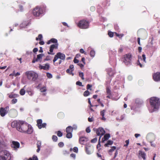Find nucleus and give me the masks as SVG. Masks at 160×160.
<instances>
[{
    "label": "nucleus",
    "instance_id": "nucleus-49",
    "mask_svg": "<svg viewBox=\"0 0 160 160\" xmlns=\"http://www.w3.org/2000/svg\"><path fill=\"white\" fill-rule=\"evenodd\" d=\"M76 84L77 85H78L80 86H83L82 85V83L79 81H77L76 83Z\"/></svg>",
    "mask_w": 160,
    "mask_h": 160
},
{
    "label": "nucleus",
    "instance_id": "nucleus-46",
    "mask_svg": "<svg viewBox=\"0 0 160 160\" xmlns=\"http://www.w3.org/2000/svg\"><path fill=\"white\" fill-rule=\"evenodd\" d=\"M97 139L96 138H94L91 141V142L92 143H95L97 142Z\"/></svg>",
    "mask_w": 160,
    "mask_h": 160
},
{
    "label": "nucleus",
    "instance_id": "nucleus-6",
    "mask_svg": "<svg viewBox=\"0 0 160 160\" xmlns=\"http://www.w3.org/2000/svg\"><path fill=\"white\" fill-rule=\"evenodd\" d=\"M78 26L81 29H87L89 26V22L85 20H80L78 24Z\"/></svg>",
    "mask_w": 160,
    "mask_h": 160
},
{
    "label": "nucleus",
    "instance_id": "nucleus-32",
    "mask_svg": "<svg viewBox=\"0 0 160 160\" xmlns=\"http://www.w3.org/2000/svg\"><path fill=\"white\" fill-rule=\"evenodd\" d=\"M42 34H40L38 35V38H36V40H39L40 41L42 40Z\"/></svg>",
    "mask_w": 160,
    "mask_h": 160
},
{
    "label": "nucleus",
    "instance_id": "nucleus-20",
    "mask_svg": "<svg viewBox=\"0 0 160 160\" xmlns=\"http://www.w3.org/2000/svg\"><path fill=\"white\" fill-rule=\"evenodd\" d=\"M86 152L87 154H90L92 153V148L91 146H87L85 147Z\"/></svg>",
    "mask_w": 160,
    "mask_h": 160
},
{
    "label": "nucleus",
    "instance_id": "nucleus-55",
    "mask_svg": "<svg viewBox=\"0 0 160 160\" xmlns=\"http://www.w3.org/2000/svg\"><path fill=\"white\" fill-rule=\"evenodd\" d=\"M86 132L87 133H89L91 132V130L89 127H87L86 129Z\"/></svg>",
    "mask_w": 160,
    "mask_h": 160
},
{
    "label": "nucleus",
    "instance_id": "nucleus-4",
    "mask_svg": "<svg viewBox=\"0 0 160 160\" xmlns=\"http://www.w3.org/2000/svg\"><path fill=\"white\" fill-rule=\"evenodd\" d=\"M28 78L32 81H35L38 78V74L33 71L26 72L25 73Z\"/></svg>",
    "mask_w": 160,
    "mask_h": 160
},
{
    "label": "nucleus",
    "instance_id": "nucleus-62",
    "mask_svg": "<svg viewBox=\"0 0 160 160\" xmlns=\"http://www.w3.org/2000/svg\"><path fill=\"white\" fill-rule=\"evenodd\" d=\"M70 156L73 158H75L76 157V155L73 153H72L70 154Z\"/></svg>",
    "mask_w": 160,
    "mask_h": 160
},
{
    "label": "nucleus",
    "instance_id": "nucleus-13",
    "mask_svg": "<svg viewBox=\"0 0 160 160\" xmlns=\"http://www.w3.org/2000/svg\"><path fill=\"white\" fill-rule=\"evenodd\" d=\"M44 56L43 54H40L37 55V57L36 58L35 57L34 58L32 61V63H34L35 62H42V57Z\"/></svg>",
    "mask_w": 160,
    "mask_h": 160
},
{
    "label": "nucleus",
    "instance_id": "nucleus-9",
    "mask_svg": "<svg viewBox=\"0 0 160 160\" xmlns=\"http://www.w3.org/2000/svg\"><path fill=\"white\" fill-rule=\"evenodd\" d=\"M65 56L64 54L60 52L57 53L54 56L53 60L54 63L58 58L62 60H64L65 59Z\"/></svg>",
    "mask_w": 160,
    "mask_h": 160
},
{
    "label": "nucleus",
    "instance_id": "nucleus-44",
    "mask_svg": "<svg viewBox=\"0 0 160 160\" xmlns=\"http://www.w3.org/2000/svg\"><path fill=\"white\" fill-rule=\"evenodd\" d=\"M47 76L49 78H52V75L49 72H47Z\"/></svg>",
    "mask_w": 160,
    "mask_h": 160
},
{
    "label": "nucleus",
    "instance_id": "nucleus-43",
    "mask_svg": "<svg viewBox=\"0 0 160 160\" xmlns=\"http://www.w3.org/2000/svg\"><path fill=\"white\" fill-rule=\"evenodd\" d=\"M70 70L71 69H70L68 68V69H67L66 70V72L67 73H69L70 74H71L72 76H73L74 75V74L72 72V73H71V70L70 71Z\"/></svg>",
    "mask_w": 160,
    "mask_h": 160
},
{
    "label": "nucleus",
    "instance_id": "nucleus-31",
    "mask_svg": "<svg viewBox=\"0 0 160 160\" xmlns=\"http://www.w3.org/2000/svg\"><path fill=\"white\" fill-rule=\"evenodd\" d=\"M90 94V92L88 90L86 91L83 93V95L85 97H87Z\"/></svg>",
    "mask_w": 160,
    "mask_h": 160
},
{
    "label": "nucleus",
    "instance_id": "nucleus-10",
    "mask_svg": "<svg viewBox=\"0 0 160 160\" xmlns=\"http://www.w3.org/2000/svg\"><path fill=\"white\" fill-rule=\"evenodd\" d=\"M9 110L8 106H7L5 108H0V115L2 117H4L8 112Z\"/></svg>",
    "mask_w": 160,
    "mask_h": 160
},
{
    "label": "nucleus",
    "instance_id": "nucleus-27",
    "mask_svg": "<svg viewBox=\"0 0 160 160\" xmlns=\"http://www.w3.org/2000/svg\"><path fill=\"white\" fill-rule=\"evenodd\" d=\"M19 97V95L18 94H10L9 97L10 98H14Z\"/></svg>",
    "mask_w": 160,
    "mask_h": 160
},
{
    "label": "nucleus",
    "instance_id": "nucleus-7",
    "mask_svg": "<svg viewBox=\"0 0 160 160\" xmlns=\"http://www.w3.org/2000/svg\"><path fill=\"white\" fill-rule=\"evenodd\" d=\"M93 130L96 132L97 135L100 136L99 140H100L101 136L104 135L105 133V131L103 128L100 127L98 129L94 128Z\"/></svg>",
    "mask_w": 160,
    "mask_h": 160
},
{
    "label": "nucleus",
    "instance_id": "nucleus-51",
    "mask_svg": "<svg viewBox=\"0 0 160 160\" xmlns=\"http://www.w3.org/2000/svg\"><path fill=\"white\" fill-rule=\"evenodd\" d=\"M27 92L28 94L30 96H32L33 94V92L32 91H28Z\"/></svg>",
    "mask_w": 160,
    "mask_h": 160
},
{
    "label": "nucleus",
    "instance_id": "nucleus-37",
    "mask_svg": "<svg viewBox=\"0 0 160 160\" xmlns=\"http://www.w3.org/2000/svg\"><path fill=\"white\" fill-rule=\"evenodd\" d=\"M79 76L82 79V80H84V74L83 72H81L79 73Z\"/></svg>",
    "mask_w": 160,
    "mask_h": 160
},
{
    "label": "nucleus",
    "instance_id": "nucleus-38",
    "mask_svg": "<svg viewBox=\"0 0 160 160\" xmlns=\"http://www.w3.org/2000/svg\"><path fill=\"white\" fill-rule=\"evenodd\" d=\"M17 99L16 98L12 99L11 101V103L12 104H14L16 103L17 102Z\"/></svg>",
    "mask_w": 160,
    "mask_h": 160
},
{
    "label": "nucleus",
    "instance_id": "nucleus-21",
    "mask_svg": "<svg viewBox=\"0 0 160 160\" xmlns=\"http://www.w3.org/2000/svg\"><path fill=\"white\" fill-rule=\"evenodd\" d=\"M110 134L109 133L105 134L102 139V142H103L105 141L108 140L110 137Z\"/></svg>",
    "mask_w": 160,
    "mask_h": 160
},
{
    "label": "nucleus",
    "instance_id": "nucleus-16",
    "mask_svg": "<svg viewBox=\"0 0 160 160\" xmlns=\"http://www.w3.org/2000/svg\"><path fill=\"white\" fill-rule=\"evenodd\" d=\"M40 69H43L45 70H48L50 68V65L48 63H46L45 66L41 65L40 64L39 66Z\"/></svg>",
    "mask_w": 160,
    "mask_h": 160
},
{
    "label": "nucleus",
    "instance_id": "nucleus-30",
    "mask_svg": "<svg viewBox=\"0 0 160 160\" xmlns=\"http://www.w3.org/2000/svg\"><path fill=\"white\" fill-rule=\"evenodd\" d=\"M19 93H20V94L22 96L25 94V91L24 89L22 88L20 90Z\"/></svg>",
    "mask_w": 160,
    "mask_h": 160
},
{
    "label": "nucleus",
    "instance_id": "nucleus-63",
    "mask_svg": "<svg viewBox=\"0 0 160 160\" xmlns=\"http://www.w3.org/2000/svg\"><path fill=\"white\" fill-rule=\"evenodd\" d=\"M49 56H47L46 57V58L44 59V61H48L50 60Z\"/></svg>",
    "mask_w": 160,
    "mask_h": 160
},
{
    "label": "nucleus",
    "instance_id": "nucleus-48",
    "mask_svg": "<svg viewBox=\"0 0 160 160\" xmlns=\"http://www.w3.org/2000/svg\"><path fill=\"white\" fill-rule=\"evenodd\" d=\"M80 52L82 53H84V54H87V52H85L83 49L81 48L80 50Z\"/></svg>",
    "mask_w": 160,
    "mask_h": 160
},
{
    "label": "nucleus",
    "instance_id": "nucleus-11",
    "mask_svg": "<svg viewBox=\"0 0 160 160\" xmlns=\"http://www.w3.org/2000/svg\"><path fill=\"white\" fill-rule=\"evenodd\" d=\"M58 44H53L51 45L49 48V52H48V53L49 54L53 55L55 53L53 52L54 49H57L58 48Z\"/></svg>",
    "mask_w": 160,
    "mask_h": 160
},
{
    "label": "nucleus",
    "instance_id": "nucleus-18",
    "mask_svg": "<svg viewBox=\"0 0 160 160\" xmlns=\"http://www.w3.org/2000/svg\"><path fill=\"white\" fill-rule=\"evenodd\" d=\"M20 121L17 122L16 121H14L12 122L11 123V126L13 128H16L17 130V127L18 126L19 124H20Z\"/></svg>",
    "mask_w": 160,
    "mask_h": 160
},
{
    "label": "nucleus",
    "instance_id": "nucleus-54",
    "mask_svg": "<svg viewBox=\"0 0 160 160\" xmlns=\"http://www.w3.org/2000/svg\"><path fill=\"white\" fill-rule=\"evenodd\" d=\"M129 140H126L125 141V142L126 143V144L124 145V147H127L129 144Z\"/></svg>",
    "mask_w": 160,
    "mask_h": 160
},
{
    "label": "nucleus",
    "instance_id": "nucleus-33",
    "mask_svg": "<svg viewBox=\"0 0 160 160\" xmlns=\"http://www.w3.org/2000/svg\"><path fill=\"white\" fill-rule=\"evenodd\" d=\"M90 55L92 57H94L95 55V52L93 50H92L90 52Z\"/></svg>",
    "mask_w": 160,
    "mask_h": 160
},
{
    "label": "nucleus",
    "instance_id": "nucleus-14",
    "mask_svg": "<svg viewBox=\"0 0 160 160\" xmlns=\"http://www.w3.org/2000/svg\"><path fill=\"white\" fill-rule=\"evenodd\" d=\"M153 78L154 80L156 82L160 81V72H157L153 74Z\"/></svg>",
    "mask_w": 160,
    "mask_h": 160
},
{
    "label": "nucleus",
    "instance_id": "nucleus-25",
    "mask_svg": "<svg viewBox=\"0 0 160 160\" xmlns=\"http://www.w3.org/2000/svg\"><path fill=\"white\" fill-rule=\"evenodd\" d=\"M67 132H72L73 130H72V127L68 126L66 129Z\"/></svg>",
    "mask_w": 160,
    "mask_h": 160
},
{
    "label": "nucleus",
    "instance_id": "nucleus-24",
    "mask_svg": "<svg viewBox=\"0 0 160 160\" xmlns=\"http://www.w3.org/2000/svg\"><path fill=\"white\" fill-rule=\"evenodd\" d=\"M113 141L109 140L107 141L106 143L104 144V146L105 147H108L109 145H111L113 144Z\"/></svg>",
    "mask_w": 160,
    "mask_h": 160
},
{
    "label": "nucleus",
    "instance_id": "nucleus-22",
    "mask_svg": "<svg viewBox=\"0 0 160 160\" xmlns=\"http://www.w3.org/2000/svg\"><path fill=\"white\" fill-rule=\"evenodd\" d=\"M37 147L38 148L37 150V152H39L40 150V148L41 145V142L40 141H38L37 143Z\"/></svg>",
    "mask_w": 160,
    "mask_h": 160
},
{
    "label": "nucleus",
    "instance_id": "nucleus-60",
    "mask_svg": "<svg viewBox=\"0 0 160 160\" xmlns=\"http://www.w3.org/2000/svg\"><path fill=\"white\" fill-rule=\"evenodd\" d=\"M77 125H73V126L72 127V130L73 129L76 130L77 129Z\"/></svg>",
    "mask_w": 160,
    "mask_h": 160
},
{
    "label": "nucleus",
    "instance_id": "nucleus-50",
    "mask_svg": "<svg viewBox=\"0 0 160 160\" xmlns=\"http://www.w3.org/2000/svg\"><path fill=\"white\" fill-rule=\"evenodd\" d=\"M73 150L74 152L77 153L78 152V148L77 147H74L73 148Z\"/></svg>",
    "mask_w": 160,
    "mask_h": 160
},
{
    "label": "nucleus",
    "instance_id": "nucleus-42",
    "mask_svg": "<svg viewBox=\"0 0 160 160\" xmlns=\"http://www.w3.org/2000/svg\"><path fill=\"white\" fill-rule=\"evenodd\" d=\"M92 86L91 85L88 84L87 86V90L90 89V90H92L91 88L92 87Z\"/></svg>",
    "mask_w": 160,
    "mask_h": 160
},
{
    "label": "nucleus",
    "instance_id": "nucleus-64",
    "mask_svg": "<svg viewBox=\"0 0 160 160\" xmlns=\"http://www.w3.org/2000/svg\"><path fill=\"white\" fill-rule=\"evenodd\" d=\"M38 48H34L33 50V52H34V53H35L36 52H37L38 51Z\"/></svg>",
    "mask_w": 160,
    "mask_h": 160
},
{
    "label": "nucleus",
    "instance_id": "nucleus-29",
    "mask_svg": "<svg viewBox=\"0 0 160 160\" xmlns=\"http://www.w3.org/2000/svg\"><path fill=\"white\" fill-rule=\"evenodd\" d=\"M67 134L66 135V137L68 138H70L72 137V132H67Z\"/></svg>",
    "mask_w": 160,
    "mask_h": 160
},
{
    "label": "nucleus",
    "instance_id": "nucleus-45",
    "mask_svg": "<svg viewBox=\"0 0 160 160\" xmlns=\"http://www.w3.org/2000/svg\"><path fill=\"white\" fill-rule=\"evenodd\" d=\"M108 35H109V36L111 37V38H112L113 37V33L112 32H111V31H110V32H108Z\"/></svg>",
    "mask_w": 160,
    "mask_h": 160
},
{
    "label": "nucleus",
    "instance_id": "nucleus-34",
    "mask_svg": "<svg viewBox=\"0 0 160 160\" xmlns=\"http://www.w3.org/2000/svg\"><path fill=\"white\" fill-rule=\"evenodd\" d=\"M106 92L107 94H111V91L110 89L108 87L106 88Z\"/></svg>",
    "mask_w": 160,
    "mask_h": 160
},
{
    "label": "nucleus",
    "instance_id": "nucleus-3",
    "mask_svg": "<svg viewBox=\"0 0 160 160\" xmlns=\"http://www.w3.org/2000/svg\"><path fill=\"white\" fill-rule=\"evenodd\" d=\"M11 155L9 152L6 150L0 151V160H10Z\"/></svg>",
    "mask_w": 160,
    "mask_h": 160
},
{
    "label": "nucleus",
    "instance_id": "nucleus-19",
    "mask_svg": "<svg viewBox=\"0 0 160 160\" xmlns=\"http://www.w3.org/2000/svg\"><path fill=\"white\" fill-rule=\"evenodd\" d=\"M52 43H55V44H58L57 39L54 38H51L50 40L48 41L47 43L48 44H49Z\"/></svg>",
    "mask_w": 160,
    "mask_h": 160
},
{
    "label": "nucleus",
    "instance_id": "nucleus-1",
    "mask_svg": "<svg viewBox=\"0 0 160 160\" xmlns=\"http://www.w3.org/2000/svg\"><path fill=\"white\" fill-rule=\"evenodd\" d=\"M17 127V130L18 131L28 134H31L32 132V128L28 124L24 123L23 121H20Z\"/></svg>",
    "mask_w": 160,
    "mask_h": 160
},
{
    "label": "nucleus",
    "instance_id": "nucleus-23",
    "mask_svg": "<svg viewBox=\"0 0 160 160\" xmlns=\"http://www.w3.org/2000/svg\"><path fill=\"white\" fill-rule=\"evenodd\" d=\"M116 148V147L115 146H112L111 147V148L108 151V152L109 154L110 155H112V152H113Z\"/></svg>",
    "mask_w": 160,
    "mask_h": 160
},
{
    "label": "nucleus",
    "instance_id": "nucleus-47",
    "mask_svg": "<svg viewBox=\"0 0 160 160\" xmlns=\"http://www.w3.org/2000/svg\"><path fill=\"white\" fill-rule=\"evenodd\" d=\"M137 64L138 65H139L140 68H142L143 67V65L141 64V63L140 62L139 60H138L137 62Z\"/></svg>",
    "mask_w": 160,
    "mask_h": 160
},
{
    "label": "nucleus",
    "instance_id": "nucleus-40",
    "mask_svg": "<svg viewBox=\"0 0 160 160\" xmlns=\"http://www.w3.org/2000/svg\"><path fill=\"white\" fill-rule=\"evenodd\" d=\"M69 69H71V73H72V72H73L74 70V66L73 65H71L69 66Z\"/></svg>",
    "mask_w": 160,
    "mask_h": 160
},
{
    "label": "nucleus",
    "instance_id": "nucleus-15",
    "mask_svg": "<svg viewBox=\"0 0 160 160\" xmlns=\"http://www.w3.org/2000/svg\"><path fill=\"white\" fill-rule=\"evenodd\" d=\"M12 148H14V150H16L18 148L20 147V144L19 142L17 141H13L11 145Z\"/></svg>",
    "mask_w": 160,
    "mask_h": 160
},
{
    "label": "nucleus",
    "instance_id": "nucleus-17",
    "mask_svg": "<svg viewBox=\"0 0 160 160\" xmlns=\"http://www.w3.org/2000/svg\"><path fill=\"white\" fill-rule=\"evenodd\" d=\"M88 139L87 138L82 137H80L79 139V142L81 144H84L85 142L88 141Z\"/></svg>",
    "mask_w": 160,
    "mask_h": 160
},
{
    "label": "nucleus",
    "instance_id": "nucleus-41",
    "mask_svg": "<svg viewBox=\"0 0 160 160\" xmlns=\"http://www.w3.org/2000/svg\"><path fill=\"white\" fill-rule=\"evenodd\" d=\"M57 134L58 136L61 137L62 135V133L60 131H58L57 132Z\"/></svg>",
    "mask_w": 160,
    "mask_h": 160
},
{
    "label": "nucleus",
    "instance_id": "nucleus-53",
    "mask_svg": "<svg viewBox=\"0 0 160 160\" xmlns=\"http://www.w3.org/2000/svg\"><path fill=\"white\" fill-rule=\"evenodd\" d=\"M64 143L62 142H60L58 143V145L60 147H62L64 146Z\"/></svg>",
    "mask_w": 160,
    "mask_h": 160
},
{
    "label": "nucleus",
    "instance_id": "nucleus-8",
    "mask_svg": "<svg viewBox=\"0 0 160 160\" xmlns=\"http://www.w3.org/2000/svg\"><path fill=\"white\" fill-rule=\"evenodd\" d=\"M124 62L126 65H131L132 55L130 54H127L124 56Z\"/></svg>",
    "mask_w": 160,
    "mask_h": 160
},
{
    "label": "nucleus",
    "instance_id": "nucleus-59",
    "mask_svg": "<svg viewBox=\"0 0 160 160\" xmlns=\"http://www.w3.org/2000/svg\"><path fill=\"white\" fill-rule=\"evenodd\" d=\"M74 62L75 63H77L79 62V60L76 59V58H75L73 60Z\"/></svg>",
    "mask_w": 160,
    "mask_h": 160
},
{
    "label": "nucleus",
    "instance_id": "nucleus-58",
    "mask_svg": "<svg viewBox=\"0 0 160 160\" xmlns=\"http://www.w3.org/2000/svg\"><path fill=\"white\" fill-rule=\"evenodd\" d=\"M32 160H38V159L37 157L35 155H34L32 157Z\"/></svg>",
    "mask_w": 160,
    "mask_h": 160
},
{
    "label": "nucleus",
    "instance_id": "nucleus-2",
    "mask_svg": "<svg viewBox=\"0 0 160 160\" xmlns=\"http://www.w3.org/2000/svg\"><path fill=\"white\" fill-rule=\"evenodd\" d=\"M150 104L152 109L151 112L157 110L160 107V99L158 97H153L150 99Z\"/></svg>",
    "mask_w": 160,
    "mask_h": 160
},
{
    "label": "nucleus",
    "instance_id": "nucleus-61",
    "mask_svg": "<svg viewBox=\"0 0 160 160\" xmlns=\"http://www.w3.org/2000/svg\"><path fill=\"white\" fill-rule=\"evenodd\" d=\"M137 41L138 44L140 45L141 46V44L140 42V38H138L137 39Z\"/></svg>",
    "mask_w": 160,
    "mask_h": 160
},
{
    "label": "nucleus",
    "instance_id": "nucleus-36",
    "mask_svg": "<svg viewBox=\"0 0 160 160\" xmlns=\"http://www.w3.org/2000/svg\"><path fill=\"white\" fill-rule=\"evenodd\" d=\"M40 90L41 92H45L47 91V89L46 87H43L40 89Z\"/></svg>",
    "mask_w": 160,
    "mask_h": 160
},
{
    "label": "nucleus",
    "instance_id": "nucleus-52",
    "mask_svg": "<svg viewBox=\"0 0 160 160\" xmlns=\"http://www.w3.org/2000/svg\"><path fill=\"white\" fill-rule=\"evenodd\" d=\"M142 59L143 61L145 62H146V56L144 54H143L142 55Z\"/></svg>",
    "mask_w": 160,
    "mask_h": 160
},
{
    "label": "nucleus",
    "instance_id": "nucleus-57",
    "mask_svg": "<svg viewBox=\"0 0 160 160\" xmlns=\"http://www.w3.org/2000/svg\"><path fill=\"white\" fill-rule=\"evenodd\" d=\"M93 117H92L91 118H89L88 119V120L89 122H91L93 121Z\"/></svg>",
    "mask_w": 160,
    "mask_h": 160
},
{
    "label": "nucleus",
    "instance_id": "nucleus-35",
    "mask_svg": "<svg viewBox=\"0 0 160 160\" xmlns=\"http://www.w3.org/2000/svg\"><path fill=\"white\" fill-rule=\"evenodd\" d=\"M52 139L54 142H56L58 140V138L56 135H53L52 137Z\"/></svg>",
    "mask_w": 160,
    "mask_h": 160
},
{
    "label": "nucleus",
    "instance_id": "nucleus-5",
    "mask_svg": "<svg viewBox=\"0 0 160 160\" xmlns=\"http://www.w3.org/2000/svg\"><path fill=\"white\" fill-rule=\"evenodd\" d=\"M43 11L42 8L39 6H36L34 8L32 12L33 15L36 17H39L43 13Z\"/></svg>",
    "mask_w": 160,
    "mask_h": 160
},
{
    "label": "nucleus",
    "instance_id": "nucleus-28",
    "mask_svg": "<svg viewBox=\"0 0 160 160\" xmlns=\"http://www.w3.org/2000/svg\"><path fill=\"white\" fill-rule=\"evenodd\" d=\"M135 102H136V103L138 104H141L143 102H142V100H140L138 98V99H136V100H135Z\"/></svg>",
    "mask_w": 160,
    "mask_h": 160
},
{
    "label": "nucleus",
    "instance_id": "nucleus-26",
    "mask_svg": "<svg viewBox=\"0 0 160 160\" xmlns=\"http://www.w3.org/2000/svg\"><path fill=\"white\" fill-rule=\"evenodd\" d=\"M139 153L140 155L141 156L142 158H143L144 160H145L146 159L145 156H146V154L144 153V152L139 151Z\"/></svg>",
    "mask_w": 160,
    "mask_h": 160
},
{
    "label": "nucleus",
    "instance_id": "nucleus-56",
    "mask_svg": "<svg viewBox=\"0 0 160 160\" xmlns=\"http://www.w3.org/2000/svg\"><path fill=\"white\" fill-rule=\"evenodd\" d=\"M19 8L20 11L22 12L23 10V6L22 5H20L19 6Z\"/></svg>",
    "mask_w": 160,
    "mask_h": 160
},
{
    "label": "nucleus",
    "instance_id": "nucleus-12",
    "mask_svg": "<svg viewBox=\"0 0 160 160\" xmlns=\"http://www.w3.org/2000/svg\"><path fill=\"white\" fill-rule=\"evenodd\" d=\"M37 123V125L39 129L45 128L47 125V124L46 123H42V120L41 119L38 120Z\"/></svg>",
    "mask_w": 160,
    "mask_h": 160
},
{
    "label": "nucleus",
    "instance_id": "nucleus-39",
    "mask_svg": "<svg viewBox=\"0 0 160 160\" xmlns=\"http://www.w3.org/2000/svg\"><path fill=\"white\" fill-rule=\"evenodd\" d=\"M106 111V110H103L101 111L100 112V115L102 116H104Z\"/></svg>",
    "mask_w": 160,
    "mask_h": 160
}]
</instances>
